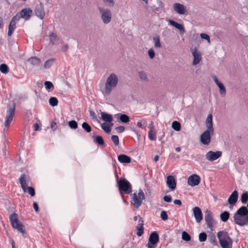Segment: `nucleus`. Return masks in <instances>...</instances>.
I'll use <instances>...</instances> for the list:
<instances>
[{"mask_svg":"<svg viewBox=\"0 0 248 248\" xmlns=\"http://www.w3.org/2000/svg\"><path fill=\"white\" fill-rule=\"evenodd\" d=\"M21 18H22L21 17H20L19 14L18 13H17L16 15L13 16L11 21L13 22L16 23V22L18 21Z\"/></svg>","mask_w":248,"mask_h":248,"instance_id":"nucleus-48","label":"nucleus"},{"mask_svg":"<svg viewBox=\"0 0 248 248\" xmlns=\"http://www.w3.org/2000/svg\"><path fill=\"white\" fill-rule=\"evenodd\" d=\"M212 77L215 82L216 83L217 85L221 83L220 81L218 80L217 77L215 75L213 76Z\"/></svg>","mask_w":248,"mask_h":248,"instance_id":"nucleus-60","label":"nucleus"},{"mask_svg":"<svg viewBox=\"0 0 248 248\" xmlns=\"http://www.w3.org/2000/svg\"><path fill=\"white\" fill-rule=\"evenodd\" d=\"M210 242L212 243H215L216 242V237H215V235L214 234H212V236H210Z\"/></svg>","mask_w":248,"mask_h":248,"instance_id":"nucleus-61","label":"nucleus"},{"mask_svg":"<svg viewBox=\"0 0 248 248\" xmlns=\"http://www.w3.org/2000/svg\"><path fill=\"white\" fill-rule=\"evenodd\" d=\"M101 118L106 123H110L112 121V116L111 114L103 112H101Z\"/></svg>","mask_w":248,"mask_h":248,"instance_id":"nucleus-27","label":"nucleus"},{"mask_svg":"<svg viewBox=\"0 0 248 248\" xmlns=\"http://www.w3.org/2000/svg\"><path fill=\"white\" fill-rule=\"evenodd\" d=\"M54 61V59H50L46 61L44 63V67L46 69L49 68L52 65L53 62Z\"/></svg>","mask_w":248,"mask_h":248,"instance_id":"nucleus-41","label":"nucleus"},{"mask_svg":"<svg viewBox=\"0 0 248 248\" xmlns=\"http://www.w3.org/2000/svg\"><path fill=\"white\" fill-rule=\"evenodd\" d=\"M89 112L91 117H92L93 118H96V114L93 110H92V109H90L89 110Z\"/></svg>","mask_w":248,"mask_h":248,"instance_id":"nucleus-59","label":"nucleus"},{"mask_svg":"<svg viewBox=\"0 0 248 248\" xmlns=\"http://www.w3.org/2000/svg\"><path fill=\"white\" fill-rule=\"evenodd\" d=\"M49 105L52 107H55L58 105V100L55 97H50L49 99Z\"/></svg>","mask_w":248,"mask_h":248,"instance_id":"nucleus-33","label":"nucleus"},{"mask_svg":"<svg viewBox=\"0 0 248 248\" xmlns=\"http://www.w3.org/2000/svg\"><path fill=\"white\" fill-rule=\"evenodd\" d=\"M114 117L118 120V121L123 123H128L129 121V116L125 114H122L120 113L115 114Z\"/></svg>","mask_w":248,"mask_h":248,"instance_id":"nucleus-21","label":"nucleus"},{"mask_svg":"<svg viewBox=\"0 0 248 248\" xmlns=\"http://www.w3.org/2000/svg\"><path fill=\"white\" fill-rule=\"evenodd\" d=\"M192 54L194 58L192 64L196 65L201 61L202 54L200 52L198 51V49L196 47L192 51Z\"/></svg>","mask_w":248,"mask_h":248,"instance_id":"nucleus-16","label":"nucleus"},{"mask_svg":"<svg viewBox=\"0 0 248 248\" xmlns=\"http://www.w3.org/2000/svg\"><path fill=\"white\" fill-rule=\"evenodd\" d=\"M168 22L170 25H171L174 27L176 26V25H177V24L178 23V22H177L173 20H171V19H169Z\"/></svg>","mask_w":248,"mask_h":248,"instance_id":"nucleus-58","label":"nucleus"},{"mask_svg":"<svg viewBox=\"0 0 248 248\" xmlns=\"http://www.w3.org/2000/svg\"><path fill=\"white\" fill-rule=\"evenodd\" d=\"M174 10L180 15H184L186 12V7L182 4L175 3L173 5Z\"/></svg>","mask_w":248,"mask_h":248,"instance_id":"nucleus-19","label":"nucleus"},{"mask_svg":"<svg viewBox=\"0 0 248 248\" xmlns=\"http://www.w3.org/2000/svg\"><path fill=\"white\" fill-rule=\"evenodd\" d=\"M219 242L222 248H232L233 241L232 238L230 240H221Z\"/></svg>","mask_w":248,"mask_h":248,"instance_id":"nucleus-25","label":"nucleus"},{"mask_svg":"<svg viewBox=\"0 0 248 248\" xmlns=\"http://www.w3.org/2000/svg\"><path fill=\"white\" fill-rule=\"evenodd\" d=\"M103 2L108 7H113L114 5L113 0H103Z\"/></svg>","mask_w":248,"mask_h":248,"instance_id":"nucleus-50","label":"nucleus"},{"mask_svg":"<svg viewBox=\"0 0 248 248\" xmlns=\"http://www.w3.org/2000/svg\"><path fill=\"white\" fill-rule=\"evenodd\" d=\"M217 237L219 240V241L221 240H230V239L231 238L229 235L228 232H227L225 231H221L218 232L217 233Z\"/></svg>","mask_w":248,"mask_h":248,"instance_id":"nucleus-22","label":"nucleus"},{"mask_svg":"<svg viewBox=\"0 0 248 248\" xmlns=\"http://www.w3.org/2000/svg\"><path fill=\"white\" fill-rule=\"evenodd\" d=\"M51 128L53 130H55L57 128V125L55 121H53L51 122Z\"/></svg>","mask_w":248,"mask_h":248,"instance_id":"nucleus-56","label":"nucleus"},{"mask_svg":"<svg viewBox=\"0 0 248 248\" xmlns=\"http://www.w3.org/2000/svg\"><path fill=\"white\" fill-rule=\"evenodd\" d=\"M175 28L179 30L181 33H184L185 32V29L184 28V26L181 24L177 23Z\"/></svg>","mask_w":248,"mask_h":248,"instance_id":"nucleus-51","label":"nucleus"},{"mask_svg":"<svg viewBox=\"0 0 248 248\" xmlns=\"http://www.w3.org/2000/svg\"><path fill=\"white\" fill-rule=\"evenodd\" d=\"M9 71L8 66L5 63L0 65V71L3 74H7Z\"/></svg>","mask_w":248,"mask_h":248,"instance_id":"nucleus-35","label":"nucleus"},{"mask_svg":"<svg viewBox=\"0 0 248 248\" xmlns=\"http://www.w3.org/2000/svg\"><path fill=\"white\" fill-rule=\"evenodd\" d=\"M230 213L228 211H224L220 215V218L222 221L226 222L228 221L230 217Z\"/></svg>","mask_w":248,"mask_h":248,"instance_id":"nucleus-30","label":"nucleus"},{"mask_svg":"<svg viewBox=\"0 0 248 248\" xmlns=\"http://www.w3.org/2000/svg\"><path fill=\"white\" fill-rule=\"evenodd\" d=\"M206 126L207 127V129H209L210 130H211V133L212 134L214 133V128L213 126V122H212V114H209L206 120Z\"/></svg>","mask_w":248,"mask_h":248,"instance_id":"nucleus-26","label":"nucleus"},{"mask_svg":"<svg viewBox=\"0 0 248 248\" xmlns=\"http://www.w3.org/2000/svg\"><path fill=\"white\" fill-rule=\"evenodd\" d=\"M148 138L150 140H156L155 132L153 130H149L148 132Z\"/></svg>","mask_w":248,"mask_h":248,"instance_id":"nucleus-43","label":"nucleus"},{"mask_svg":"<svg viewBox=\"0 0 248 248\" xmlns=\"http://www.w3.org/2000/svg\"><path fill=\"white\" fill-rule=\"evenodd\" d=\"M111 140L115 146H118L119 144V140L118 136L112 135L111 136Z\"/></svg>","mask_w":248,"mask_h":248,"instance_id":"nucleus-45","label":"nucleus"},{"mask_svg":"<svg viewBox=\"0 0 248 248\" xmlns=\"http://www.w3.org/2000/svg\"><path fill=\"white\" fill-rule=\"evenodd\" d=\"M159 240V237L158 233L156 231L153 232L149 236L148 243L146 246L148 248H155Z\"/></svg>","mask_w":248,"mask_h":248,"instance_id":"nucleus-8","label":"nucleus"},{"mask_svg":"<svg viewBox=\"0 0 248 248\" xmlns=\"http://www.w3.org/2000/svg\"><path fill=\"white\" fill-rule=\"evenodd\" d=\"M200 36L202 39L206 40L208 41V43H210V36L208 34L204 33H201Z\"/></svg>","mask_w":248,"mask_h":248,"instance_id":"nucleus-49","label":"nucleus"},{"mask_svg":"<svg viewBox=\"0 0 248 248\" xmlns=\"http://www.w3.org/2000/svg\"><path fill=\"white\" fill-rule=\"evenodd\" d=\"M33 127L35 131H38L39 128V124L37 123H34L33 124Z\"/></svg>","mask_w":248,"mask_h":248,"instance_id":"nucleus-64","label":"nucleus"},{"mask_svg":"<svg viewBox=\"0 0 248 248\" xmlns=\"http://www.w3.org/2000/svg\"><path fill=\"white\" fill-rule=\"evenodd\" d=\"M201 177L196 174L190 175L187 179V184L191 186H198L201 182Z\"/></svg>","mask_w":248,"mask_h":248,"instance_id":"nucleus-12","label":"nucleus"},{"mask_svg":"<svg viewBox=\"0 0 248 248\" xmlns=\"http://www.w3.org/2000/svg\"><path fill=\"white\" fill-rule=\"evenodd\" d=\"M193 215L198 223H200L203 218L202 212L200 208L198 206L193 208Z\"/></svg>","mask_w":248,"mask_h":248,"instance_id":"nucleus-18","label":"nucleus"},{"mask_svg":"<svg viewBox=\"0 0 248 248\" xmlns=\"http://www.w3.org/2000/svg\"><path fill=\"white\" fill-rule=\"evenodd\" d=\"M166 183L169 188L173 191L176 186V181L173 176L169 175L167 177Z\"/></svg>","mask_w":248,"mask_h":248,"instance_id":"nucleus-17","label":"nucleus"},{"mask_svg":"<svg viewBox=\"0 0 248 248\" xmlns=\"http://www.w3.org/2000/svg\"><path fill=\"white\" fill-rule=\"evenodd\" d=\"M16 108V104L12 103L9 104L7 106V109L6 111V120L5 122V126L6 127H9L10 124L13 121V117L15 115Z\"/></svg>","mask_w":248,"mask_h":248,"instance_id":"nucleus-6","label":"nucleus"},{"mask_svg":"<svg viewBox=\"0 0 248 248\" xmlns=\"http://www.w3.org/2000/svg\"><path fill=\"white\" fill-rule=\"evenodd\" d=\"M241 202L243 204H246L248 202V191H246L241 195Z\"/></svg>","mask_w":248,"mask_h":248,"instance_id":"nucleus-37","label":"nucleus"},{"mask_svg":"<svg viewBox=\"0 0 248 248\" xmlns=\"http://www.w3.org/2000/svg\"><path fill=\"white\" fill-rule=\"evenodd\" d=\"M101 128L107 134L109 133L111 131V128L110 126L106 125L104 124L101 125Z\"/></svg>","mask_w":248,"mask_h":248,"instance_id":"nucleus-46","label":"nucleus"},{"mask_svg":"<svg viewBox=\"0 0 248 248\" xmlns=\"http://www.w3.org/2000/svg\"><path fill=\"white\" fill-rule=\"evenodd\" d=\"M143 222L144 221L142 218L140 217L139 223L136 227V230L137 231L136 234L139 237L141 236L144 232Z\"/></svg>","mask_w":248,"mask_h":248,"instance_id":"nucleus-20","label":"nucleus"},{"mask_svg":"<svg viewBox=\"0 0 248 248\" xmlns=\"http://www.w3.org/2000/svg\"><path fill=\"white\" fill-rule=\"evenodd\" d=\"M44 85L45 86L46 90L48 91H51L54 88V86L51 81H46L45 82Z\"/></svg>","mask_w":248,"mask_h":248,"instance_id":"nucleus-31","label":"nucleus"},{"mask_svg":"<svg viewBox=\"0 0 248 248\" xmlns=\"http://www.w3.org/2000/svg\"><path fill=\"white\" fill-rule=\"evenodd\" d=\"M68 126L71 129H76L78 127V124L76 121L71 120L68 122Z\"/></svg>","mask_w":248,"mask_h":248,"instance_id":"nucleus-40","label":"nucleus"},{"mask_svg":"<svg viewBox=\"0 0 248 248\" xmlns=\"http://www.w3.org/2000/svg\"><path fill=\"white\" fill-rule=\"evenodd\" d=\"M82 128L87 133L92 131V127L87 122H83L82 124Z\"/></svg>","mask_w":248,"mask_h":248,"instance_id":"nucleus-38","label":"nucleus"},{"mask_svg":"<svg viewBox=\"0 0 248 248\" xmlns=\"http://www.w3.org/2000/svg\"><path fill=\"white\" fill-rule=\"evenodd\" d=\"M92 138L93 140V142L99 145L103 146L105 144L104 140L101 136H96L95 133H93Z\"/></svg>","mask_w":248,"mask_h":248,"instance_id":"nucleus-24","label":"nucleus"},{"mask_svg":"<svg viewBox=\"0 0 248 248\" xmlns=\"http://www.w3.org/2000/svg\"><path fill=\"white\" fill-rule=\"evenodd\" d=\"M98 9L101 14V18L104 24H108L112 18V14L110 10L108 8L98 7Z\"/></svg>","mask_w":248,"mask_h":248,"instance_id":"nucleus-7","label":"nucleus"},{"mask_svg":"<svg viewBox=\"0 0 248 248\" xmlns=\"http://www.w3.org/2000/svg\"><path fill=\"white\" fill-rule=\"evenodd\" d=\"M33 207L36 212L39 211V206L36 202H34L33 203Z\"/></svg>","mask_w":248,"mask_h":248,"instance_id":"nucleus-57","label":"nucleus"},{"mask_svg":"<svg viewBox=\"0 0 248 248\" xmlns=\"http://www.w3.org/2000/svg\"><path fill=\"white\" fill-rule=\"evenodd\" d=\"M172 128L176 131L180 130L181 126V124L176 121H173L172 123Z\"/></svg>","mask_w":248,"mask_h":248,"instance_id":"nucleus-32","label":"nucleus"},{"mask_svg":"<svg viewBox=\"0 0 248 248\" xmlns=\"http://www.w3.org/2000/svg\"><path fill=\"white\" fill-rule=\"evenodd\" d=\"M212 135L213 134L211 133V130L207 129L201 134L200 142L203 145H208L211 142Z\"/></svg>","mask_w":248,"mask_h":248,"instance_id":"nucleus-9","label":"nucleus"},{"mask_svg":"<svg viewBox=\"0 0 248 248\" xmlns=\"http://www.w3.org/2000/svg\"><path fill=\"white\" fill-rule=\"evenodd\" d=\"M29 179V176L27 174L23 173L22 174L19 178V181L20 183L21 187L24 192H27L28 190V193L31 197H33L35 195V191L34 188L32 186H28L27 187V180Z\"/></svg>","mask_w":248,"mask_h":248,"instance_id":"nucleus-3","label":"nucleus"},{"mask_svg":"<svg viewBox=\"0 0 248 248\" xmlns=\"http://www.w3.org/2000/svg\"><path fill=\"white\" fill-rule=\"evenodd\" d=\"M117 132L119 133H122L125 130V127L124 126H119L116 127Z\"/></svg>","mask_w":248,"mask_h":248,"instance_id":"nucleus-54","label":"nucleus"},{"mask_svg":"<svg viewBox=\"0 0 248 248\" xmlns=\"http://www.w3.org/2000/svg\"><path fill=\"white\" fill-rule=\"evenodd\" d=\"M28 62L34 66H38L41 63V60L37 57H32L28 59Z\"/></svg>","mask_w":248,"mask_h":248,"instance_id":"nucleus-28","label":"nucleus"},{"mask_svg":"<svg viewBox=\"0 0 248 248\" xmlns=\"http://www.w3.org/2000/svg\"><path fill=\"white\" fill-rule=\"evenodd\" d=\"M153 41L154 42L155 46L156 47H160L161 44L160 42V37L158 35H156L153 38Z\"/></svg>","mask_w":248,"mask_h":248,"instance_id":"nucleus-36","label":"nucleus"},{"mask_svg":"<svg viewBox=\"0 0 248 248\" xmlns=\"http://www.w3.org/2000/svg\"><path fill=\"white\" fill-rule=\"evenodd\" d=\"M118 160L121 163L127 164L131 161V158L126 155L121 154L118 156Z\"/></svg>","mask_w":248,"mask_h":248,"instance_id":"nucleus-23","label":"nucleus"},{"mask_svg":"<svg viewBox=\"0 0 248 248\" xmlns=\"http://www.w3.org/2000/svg\"><path fill=\"white\" fill-rule=\"evenodd\" d=\"M112 159L113 168L116 170V165L117 164L116 161L115 159H113V158H112Z\"/></svg>","mask_w":248,"mask_h":248,"instance_id":"nucleus-63","label":"nucleus"},{"mask_svg":"<svg viewBox=\"0 0 248 248\" xmlns=\"http://www.w3.org/2000/svg\"><path fill=\"white\" fill-rule=\"evenodd\" d=\"M182 238L184 241H189L191 239V236L187 232L184 231L182 233Z\"/></svg>","mask_w":248,"mask_h":248,"instance_id":"nucleus-39","label":"nucleus"},{"mask_svg":"<svg viewBox=\"0 0 248 248\" xmlns=\"http://www.w3.org/2000/svg\"><path fill=\"white\" fill-rule=\"evenodd\" d=\"M204 219L208 228L212 230L214 219L213 214L210 210H206L205 213Z\"/></svg>","mask_w":248,"mask_h":248,"instance_id":"nucleus-10","label":"nucleus"},{"mask_svg":"<svg viewBox=\"0 0 248 248\" xmlns=\"http://www.w3.org/2000/svg\"><path fill=\"white\" fill-rule=\"evenodd\" d=\"M9 219L13 228L17 229L18 231L22 233V235L24 237H26L25 232L23 229L24 226L17 218L16 213H12L10 215Z\"/></svg>","mask_w":248,"mask_h":248,"instance_id":"nucleus-4","label":"nucleus"},{"mask_svg":"<svg viewBox=\"0 0 248 248\" xmlns=\"http://www.w3.org/2000/svg\"><path fill=\"white\" fill-rule=\"evenodd\" d=\"M238 198V193L236 190L233 191L228 199V202L230 204V208L235 205Z\"/></svg>","mask_w":248,"mask_h":248,"instance_id":"nucleus-15","label":"nucleus"},{"mask_svg":"<svg viewBox=\"0 0 248 248\" xmlns=\"http://www.w3.org/2000/svg\"><path fill=\"white\" fill-rule=\"evenodd\" d=\"M117 185L122 198H123L124 194H129L132 193V186L124 178L121 177L117 181Z\"/></svg>","mask_w":248,"mask_h":248,"instance_id":"nucleus-1","label":"nucleus"},{"mask_svg":"<svg viewBox=\"0 0 248 248\" xmlns=\"http://www.w3.org/2000/svg\"><path fill=\"white\" fill-rule=\"evenodd\" d=\"M199 241L201 242L205 241L207 239V234L204 232H201L199 235Z\"/></svg>","mask_w":248,"mask_h":248,"instance_id":"nucleus-42","label":"nucleus"},{"mask_svg":"<svg viewBox=\"0 0 248 248\" xmlns=\"http://www.w3.org/2000/svg\"><path fill=\"white\" fill-rule=\"evenodd\" d=\"M219 89V92L221 95L222 96H224L226 94V89L224 85V84L221 82V83L219 84L218 85H217Z\"/></svg>","mask_w":248,"mask_h":248,"instance_id":"nucleus-34","label":"nucleus"},{"mask_svg":"<svg viewBox=\"0 0 248 248\" xmlns=\"http://www.w3.org/2000/svg\"><path fill=\"white\" fill-rule=\"evenodd\" d=\"M222 155V152L217 151L216 152L210 151L206 154V158L210 161H214Z\"/></svg>","mask_w":248,"mask_h":248,"instance_id":"nucleus-11","label":"nucleus"},{"mask_svg":"<svg viewBox=\"0 0 248 248\" xmlns=\"http://www.w3.org/2000/svg\"><path fill=\"white\" fill-rule=\"evenodd\" d=\"M130 194L132 197L131 204H133L135 208H138L141 205L142 200L145 199L143 191L140 189L138 194L136 193H131Z\"/></svg>","mask_w":248,"mask_h":248,"instance_id":"nucleus-5","label":"nucleus"},{"mask_svg":"<svg viewBox=\"0 0 248 248\" xmlns=\"http://www.w3.org/2000/svg\"><path fill=\"white\" fill-rule=\"evenodd\" d=\"M148 55H149V57L151 59H153L154 58V57H155V51L152 49H149L148 50Z\"/></svg>","mask_w":248,"mask_h":248,"instance_id":"nucleus-53","label":"nucleus"},{"mask_svg":"<svg viewBox=\"0 0 248 248\" xmlns=\"http://www.w3.org/2000/svg\"><path fill=\"white\" fill-rule=\"evenodd\" d=\"M173 203L175 204L178 205H182V202L180 200L176 199V200H174Z\"/></svg>","mask_w":248,"mask_h":248,"instance_id":"nucleus-62","label":"nucleus"},{"mask_svg":"<svg viewBox=\"0 0 248 248\" xmlns=\"http://www.w3.org/2000/svg\"><path fill=\"white\" fill-rule=\"evenodd\" d=\"M16 29V23L11 21L8 26V36L10 37Z\"/></svg>","mask_w":248,"mask_h":248,"instance_id":"nucleus-29","label":"nucleus"},{"mask_svg":"<svg viewBox=\"0 0 248 248\" xmlns=\"http://www.w3.org/2000/svg\"><path fill=\"white\" fill-rule=\"evenodd\" d=\"M18 13L22 18L25 20H28L31 16L32 11L30 8H24Z\"/></svg>","mask_w":248,"mask_h":248,"instance_id":"nucleus-14","label":"nucleus"},{"mask_svg":"<svg viewBox=\"0 0 248 248\" xmlns=\"http://www.w3.org/2000/svg\"><path fill=\"white\" fill-rule=\"evenodd\" d=\"M49 36L50 39H52L54 40H58V38L57 35L54 32H50L49 34Z\"/></svg>","mask_w":248,"mask_h":248,"instance_id":"nucleus-55","label":"nucleus"},{"mask_svg":"<svg viewBox=\"0 0 248 248\" xmlns=\"http://www.w3.org/2000/svg\"><path fill=\"white\" fill-rule=\"evenodd\" d=\"M139 77L142 80H147L148 78L147 77V75L145 72L143 71H141L139 73Z\"/></svg>","mask_w":248,"mask_h":248,"instance_id":"nucleus-47","label":"nucleus"},{"mask_svg":"<svg viewBox=\"0 0 248 248\" xmlns=\"http://www.w3.org/2000/svg\"><path fill=\"white\" fill-rule=\"evenodd\" d=\"M160 217L163 221H166L168 219V216L166 211H162L160 214Z\"/></svg>","mask_w":248,"mask_h":248,"instance_id":"nucleus-44","label":"nucleus"},{"mask_svg":"<svg viewBox=\"0 0 248 248\" xmlns=\"http://www.w3.org/2000/svg\"><path fill=\"white\" fill-rule=\"evenodd\" d=\"M163 200L165 202H170L172 201V198L170 195H165L163 197Z\"/></svg>","mask_w":248,"mask_h":248,"instance_id":"nucleus-52","label":"nucleus"},{"mask_svg":"<svg viewBox=\"0 0 248 248\" xmlns=\"http://www.w3.org/2000/svg\"><path fill=\"white\" fill-rule=\"evenodd\" d=\"M118 82L117 76L114 73L110 74L105 84V93L109 95L112 89L116 87Z\"/></svg>","mask_w":248,"mask_h":248,"instance_id":"nucleus-2","label":"nucleus"},{"mask_svg":"<svg viewBox=\"0 0 248 248\" xmlns=\"http://www.w3.org/2000/svg\"><path fill=\"white\" fill-rule=\"evenodd\" d=\"M36 16L41 19H43L45 15L44 6L42 3L37 4L34 9Z\"/></svg>","mask_w":248,"mask_h":248,"instance_id":"nucleus-13","label":"nucleus"}]
</instances>
